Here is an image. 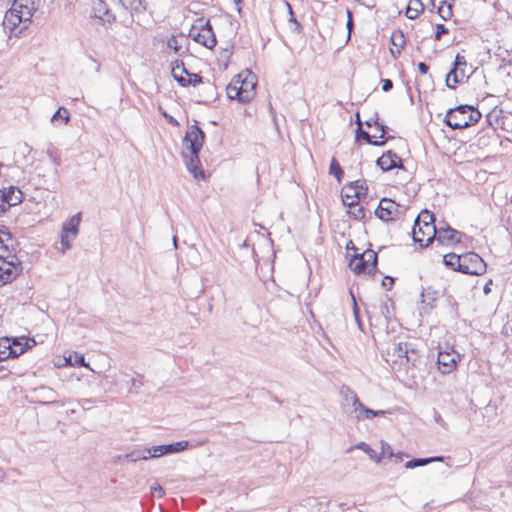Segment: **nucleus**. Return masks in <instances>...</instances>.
Instances as JSON below:
<instances>
[{
	"label": "nucleus",
	"instance_id": "864d4df0",
	"mask_svg": "<svg viewBox=\"0 0 512 512\" xmlns=\"http://www.w3.org/2000/svg\"><path fill=\"white\" fill-rule=\"evenodd\" d=\"M382 90L388 92L393 88V82L390 79H382Z\"/></svg>",
	"mask_w": 512,
	"mask_h": 512
},
{
	"label": "nucleus",
	"instance_id": "0e129e2a",
	"mask_svg": "<svg viewBox=\"0 0 512 512\" xmlns=\"http://www.w3.org/2000/svg\"><path fill=\"white\" fill-rule=\"evenodd\" d=\"M291 21H293L296 24L297 28L300 27V24L297 22V20L295 18H292Z\"/></svg>",
	"mask_w": 512,
	"mask_h": 512
},
{
	"label": "nucleus",
	"instance_id": "de8ad7c7",
	"mask_svg": "<svg viewBox=\"0 0 512 512\" xmlns=\"http://www.w3.org/2000/svg\"><path fill=\"white\" fill-rule=\"evenodd\" d=\"M28 342H29L28 339H18V338H15V339L11 340V343H12L13 347H15V348H24V351L27 349V347H29Z\"/></svg>",
	"mask_w": 512,
	"mask_h": 512
},
{
	"label": "nucleus",
	"instance_id": "e433bc0d",
	"mask_svg": "<svg viewBox=\"0 0 512 512\" xmlns=\"http://www.w3.org/2000/svg\"><path fill=\"white\" fill-rule=\"evenodd\" d=\"M430 463V460L428 458H416L412 459L410 461H407L405 463V468L407 469H414L416 467L425 466Z\"/></svg>",
	"mask_w": 512,
	"mask_h": 512
},
{
	"label": "nucleus",
	"instance_id": "dca6fc26",
	"mask_svg": "<svg viewBox=\"0 0 512 512\" xmlns=\"http://www.w3.org/2000/svg\"><path fill=\"white\" fill-rule=\"evenodd\" d=\"M92 12L94 17L102 23H111L115 20V16L110 12L107 4L103 0L92 1Z\"/></svg>",
	"mask_w": 512,
	"mask_h": 512
},
{
	"label": "nucleus",
	"instance_id": "6e6d98bb",
	"mask_svg": "<svg viewBox=\"0 0 512 512\" xmlns=\"http://www.w3.org/2000/svg\"><path fill=\"white\" fill-rule=\"evenodd\" d=\"M418 69L422 74H426L429 70V67L424 62H420L418 63Z\"/></svg>",
	"mask_w": 512,
	"mask_h": 512
},
{
	"label": "nucleus",
	"instance_id": "412c9836",
	"mask_svg": "<svg viewBox=\"0 0 512 512\" xmlns=\"http://www.w3.org/2000/svg\"><path fill=\"white\" fill-rule=\"evenodd\" d=\"M424 10V5L421 0H409L406 16L409 19H416Z\"/></svg>",
	"mask_w": 512,
	"mask_h": 512
},
{
	"label": "nucleus",
	"instance_id": "5701e85b",
	"mask_svg": "<svg viewBox=\"0 0 512 512\" xmlns=\"http://www.w3.org/2000/svg\"><path fill=\"white\" fill-rule=\"evenodd\" d=\"M462 255H457L454 253H449L444 255L443 261L444 264L455 271L461 272V263H462Z\"/></svg>",
	"mask_w": 512,
	"mask_h": 512
},
{
	"label": "nucleus",
	"instance_id": "69168bd1",
	"mask_svg": "<svg viewBox=\"0 0 512 512\" xmlns=\"http://www.w3.org/2000/svg\"><path fill=\"white\" fill-rule=\"evenodd\" d=\"M233 1H234V3H235L237 6H239V5L242 3V0H233Z\"/></svg>",
	"mask_w": 512,
	"mask_h": 512
},
{
	"label": "nucleus",
	"instance_id": "cd10ccee",
	"mask_svg": "<svg viewBox=\"0 0 512 512\" xmlns=\"http://www.w3.org/2000/svg\"><path fill=\"white\" fill-rule=\"evenodd\" d=\"M124 458L128 461H131V462H137V461H140V460H148L149 459V456H148V453H147V448L143 449V450H134L130 453H127Z\"/></svg>",
	"mask_w": 512,
	"mask_h": 512
},
{
	"label": "nucleus",
	"instance_id": "4d7b16f0",
	"mask_svg": "<svg viewBox=\"0 0 512 512\" xmlns=\"http://www.w3.org/2000/svg\"><path fill=\"white\" fill-rule=\"evenodd\" d=\"M443 459L444 458L442 456H435V457L428 458V460H430V463L436 462V461H443Z\"/></svg>",
	"mask_w": 512,
	"mask_h": 512
},
{
	"label": "nucleus",
	"instance_id": "bb28decb",
	"mask_svg": "<svg viewBox=\"0 0 512 512\" xmlns=\"http://www.w3.org/2000/svg\"><path fill=\"white\" fill-rule=\"evenodd\" d=\"M165 447L167 455L179 453L186 450L189 447V442L186 440H182L171 444H165Z\"/></svg>",
	"mask_w": 512,
	"mask_h": 512
},
{
	"label": "nucleus",
	"instance_id": "2eb2a0df",
	"mask_svg": "<svg viewBox=\"0 0 512 512\" xmlns=\"http://www.w3.org/2000/svg\"><path fill=\"white\" fill-rule=\"evenodd\" d=\"M437 235L435 239H437L441 244H451L460 242V232L455 229H452L450 226L446 224H442L436 226Z\"/></svg>",
	"mask_w": 512,
	"mask_h": 512
},
{
	"label": "nucleus",
	"instance_id": "603ef678",
	"mask_svg": "<svg viewBox=\"0 0 512 512\" xmlns=\"http://www.w3.org/2000/svg\"><path fill=\"white\" fill-rule=\"evenodd\" d=\"M447 32H448V29L443 24H437L436 25V34H435L436 40H440L441 36Z\"/></svg>",
	"mask_w": 512,
	"mask_h": 512
},
{
	"label": "nucleus",
	"instance_id": "6ab92c4d",
	"mask_svg": "<svg viewBox=\"0 0 512 512\" xmlns=\"http://www.w3.org/2000/svg\"><path fill=\"white\" fill-rule=\"evenodd\" d=\"M377 165L383 171H389L401 167V158L396 153L387 151L377 160Z\"/></svg>",
	"mask_w": 512,
	"mask_h": 512
},
{
	"label": "nucleus",
	"instance_id": "9b49d317",
	"mask_svg": "<svg viewBox=\"0 0 512 512\" xmlns=\"http://www.w3.org/2000/svg\"><path fill=\"white\" fill-rule=\"evenodd\" d=\"M461 272L469 275H481L486 271V263L476 253L462 254Z\"/></svg>",
	"mask_w": 512,
	"mask_h": 512
},
{
	"label": "nucleus",
	"instance_id": "ddd939ff",
	"mask_svg": "<svg viewBox=\"0 0 512 512\" xmlns=\"http://www.w3.org/2000/svg\"><path fill=\"white\" fill-rule=\"evenodd\" d=\"M469 105H460L450 109L445 116V123L453 129H463L468 127L466 114L469 112Z\"/></svg>",
	"mask_w": 512,
	"mask_h": 512
},
{
	"label": "nucleus",
	"instance_id": "5fc2aeb1",
	"mask_svg": "<svg viewBox=\"0 0 512 512\" xmlns=\"http://www.w3.org/2000/svg\"><path fill=\"white\" fill-rule=\"evenodd\" d=\"M164 117L168 120V122L174 126H178V121L173 118L171 115H168L166 112L163 113Z\"/></svg>",
	"mask_w": 512,
	"mask_h": 512
},
{
	"label": "nucleus",
	"instance_id": "a19ab883",
	"mask_svg": "<svg viewBox=\"0 0 512 512\" xmlns=\"http://www.w3.org/2000/svg\"><path fill=\"white\" fill-rule=\"evenodd\" d=\"M202 81L201 76L195 73H189L187 74V77L185 76V82L184 84H180L183 87H186L188 85L195 86L196 84L200 83Z\"/></svg>",
	"mask_w": 512,
	"mask_h": 512
},
{
	"label": "nucleus",
	"instance_id": "0eeeda50",
	"mask_svg": "<svg viewBox=\"0 0 512 512\" xmlns=\"http://www.w3.org/2000/svg\"><path fill=\"white\" fill-rule=\"evenodd\" d=\"M340 393L343 397L341 401V407L343 412L352 419L359 417V413L362 407L357 394L348 386H342Z\"/></svg>",
	"mask_w": 512,
	"mask_h": 512
},
{
	"label": "nucleus",
	"instance_id": "4be33fe9",
	"mask_svg": "<svg viewBox=\"0 0 512 512\" xmlns=\"http://www.w3.org/2000/svg\"><path fill=\"white\" fill-rule=\"evenodd\" d=\"M188 74V71L187 69L185 68L183 62L181 61H175L173 64H172V75L174 77V79L179 83V84H184L185 82V76H187Z\"/></svg>",
	"mask_w": 512,
	"mask_h": 512
},
{
	"label": "nucleus",
	"instance_id": "58836bf2",
	"mask_svg": "<svg viewBox=\"0 0 512 512\" xmlns=\"http://www.w3.org/2000/svg\"><path fill=\"white\" fill-rule=\"evenodd\" d=\"M348 213L356 220H361L365 217V210L362 206L354 204L353 207H349Z\"/></svg>",
	"mask_w": 512,
	"mask_h": 512
},
{
	"label": "nucleus",
	"instance_id": "423d86ee",
	"mask_svg": "<svg viewBox=\"0 0 512 512\" xmlns=\"http://www.w3.org/2000/svg\"><path fill=\"white\" fill-rule=\"evenodd\" d=\"M189 37L208 49H212L217 43L216 36L209 21H206L200 26L193 25L189 31Z\"/></svg>",
	"mask_w": 512,
	"mask_h": 512
},
{
	"label": "nucleus",
	"instance_id": "b1692460",
	"mask_svg": "<svg viewBox=\"0 0 512 512\" xmlns=\"http://www.w3.org/2000/svg\"><path fill=\"white\" fill-rule=\"evenodd\" d=\"M391 42H392V45L396 48L395 50L391 49V53L394 56L396 54H400L401 49L403 48V46L405 44V38H404L403 33L401 31H396V32L392 33Z\"/></svg>",
	"mask_w": 512,
	"mask_h": 512
},
{
	"label": "nucleus",
	"instance_id": "c85d7f7f",
	"mask_svg": "<svg viewBox=\"0 0 512 512\" xmlns=\"http://www.w3.org/2000/svg\"><path fill=\"white\" fill-rule=\"evenodd\" d=\"M358 130H357V133H356V140H360V139H364L366 140L369 144H372V145H375V146H380V145H383L384 144V141H374L372 140V136L361 129V122L359 121L358 122Z\"/></svg>",
	"mask_w": 512,
	"mask_h": 512
},
{
	"label": "nucleus",
	"instance_id": "2f4dec72",
	"mask_svg": "<svg viewBox=\"0 0 512 512\" xmlns=\"http://www.w3.org/2000/svg\"><path fill=\"white\" fill-rule=\"evenodd\" d=\"M147 453L149 458H159L167 455L165 444L147 448Z\"/></svg>",
	"mask_w": 512,
	"mask_h": 512
},
{
	"label": "nucleus",
	"instance_id": "6e6552de",
	"mask_svg": "<svg viewBox=\"0 0 512 512\" xmlns=\"http://www.w3.org/2000/svg\"><path fill=\"white\" fill-rule=\"evenodd\" d=\"M80 221V214H76L63 223L60 235L62 253H65L71 247V242L76 239Z\"/></svg>",
	"mask_w": 512,
	"mask_h": 512
},
{
	"label": "nucleus",
	"instance_id": "a878e982",
	"mask_svg": "<svg viewBox=\"0 0 512 512\" xmlns=\"http://www.w3.org/2000/svg\"><path fill=\"white\" fill-rule=\"evenodd\" d=\"M355 449L362 450L364 453H366L372 460L379 463L381 461V456H379L375 450H373L367 443L365 442H359L354 446ZM352 448L349 449L352 450Z\"/></svg>",
	"mask_w": 512,
	"mask_h": 512
},
{
	"label": "nucleus",
	"instance_id": "4468645a",
	"mask_svg": "<svg viewBox=\"0 0 512 512\" xmlns=\"http://www.w3.org/2000/svg\"><path fill=\"white\" fill-rule=\"evenodd\" d=\"M460 359L459 354L451 348L448 350H440L438 353V368L441 373H450L456 368L457 361Z\"/></svg>",
	"mask_w": 512,
	"mask_h": 512
},
{
	"label": "nucleus",
	"instance_id": "9d476101",
	"mask_svg": "<svg viewBox=\"0 0 512 512\" xmlns=\"http://www.w3.org/2000/svg\"><path fill=\"white\" fill-rule=\"evenodd\" d=\"M392 350V356L394 357L393 362H399L400 365L414 366L418 359L417 352L411 348L408 343H395L393 344Z\"/></svg>",
	"mask_w": 512,
	"mask_h": 512
},
{
	"label": "nucleus",
	"instance_id": "37998d69",
	"mask_svg": "<svg viewBox=\"0 0 512 512\" xmlns=\"http://www.w3.org/2000/svg\"><path fill=\"white\" fill-rule=\"evenodd\" d=\"M11 244H13V239L11 237V234L9 232L0 230V247L8 246Z\"/></svg>",
	"mask_w": 512,
	"mask_h": 512
},
{
	"label": "nucleus",
	"instance_id": "052dcab7",
	"mask_svg": "<svg viewBox=\"0 0 512 512\" xmlns=\"http://www.w3.org/2000/svg\"><path fill=\"white\" fill-rule=\"evenodd\" d=\"M464 67H465V66H460L459 71H458V73L460 74V76H461L462 78H464V77H465Z\"/></svg>",
	"mask_w": 512,
	"mask_h": 512
},
{
	"label": "nucleus",
	"instance_id": "39448f33",
	"mask_svg": "<svg viewBox=\"0 0 512 512\" xmlns=\"http://www.w3.org/2000/svg\"><path fill=\"white\" fill-rule=\"evenodd\" d=\"M349 267L353 272L357 274H371L377 268L376 252L371 249H368L364 251L361 255L354 256L349 263Z\"/></svg>",
	"mask_w": 512,
	"mask_h": 512
},
{
	"label": "nucleus",
	"instance_id": "680f3d73",
	"mask_svg": "<svg viewBox=\"0 0 512 512\" xmlns=\"http://www.w3.org/2000/svg\"><path fill=\"white\" fill-rule=\"evenodd\" d=\"M393 457H395V462L398 463L402 460V457L401 455H394Z\"/></svg>",
	"mask_w": 512,
	"mask_h": 512
},
{
	"label": "nucleus",
	"instance_id": "a211bd4d",
	"mask_svg": "<svg viewBox=\"0 0 512 512\" xmlns=\"http://www.w3.org/2000/svg\"><path fill=\"white\" fill-rule=\"evenodd\" d=\"M467 62L464 56L457 54L454 61V68L447 74L446 76V86L448 88L454 89L455 86L450 82L453 81L454 84L460 83L463 78L458 73L460 66H466Z\"/></svg>",
	"mask_w": 512,
	"mask_h": 512
},
{
	"label": "nucleus",
	"instance_id": "bf43d9fd",
	"mask_svg": "<svg viewBox=\"0 0 512 512\" xmlns=\"http://www.w3.org/2000/svg\"><path fill=\"white\" fill-rule=\"evenodd\" d=\"M351 25H352L351 13L348 11L347 26H348L349 30L351 29Z\"/></svg>",
	"mask_w": 512,
	"mask_h": 512
},
{
	"label": "nucleus",
	"instance_id": "ea45409f",
	"mask_svg": "<svg viewBox=\"0 0 512 512\" xmlns=\"http://www.w3.org/2000/svg\"><path fill=\"white\" fill-rule=\"evenodd\" d=\"M438 14L443 20H448L452 16L451 5H445V2H442V4L438 8Z\"/></svg>",
	"mask_w": 512,
	"mask_h": 512
},
{
	"label": "nucleus",
	"instance_id": "7c9ffc66",
	"mask_svg": "<svg viewBox=\"0 0 512 512\" xmlns=\"http://www.w3.org/2000/svg\"><path fill=\"white\" fill-rule=\"evenodd\" d=\"M384 413H385V411H383V410L374 411V410L369 409V408L365 407L364 405H362L360 413H359V417L357 418V420L371 419L375 416L383 415Z\"/></svg>",
	"mask_w": 512,
	"mask_h": 512
},
{
	"label": "nucleus",
	"instance_id": "e2e57ef3",
	"mask_svg": "<svg viewBox=\"0 0 512 512\" xmlns=\"http://www.w3.org/2000/svg\"><path fill=\"white\" fill-rule=\"evenodd\" d=\"M173 244H174V247L177 248V237L176 236L173 237Z\"/></svg>",
	"mask_w": 512,
	"mask_h": 512
},
{
	"label": "nucleus",
	"instance_id": "aec40b11",
	"mask_svg": "<svg viewBox=\"0 0 512 512\" xmlns=\"http://www.w3.org/2000/svg\"><path fill=\"white\" fill-rule=\"evenodd\" d=\"M344 191L352 192L353 196H356V199L360 200L367 195L368 187L365 180H356L344 186Z\"/></svg>",
	"mask_w": 512,
	"mask_h": 512
},
{
	"label": "nucleus",
	"instance_id": "774afa93",
	"mask_svg": "<svg viewBox=\"0 0 512 512\" xmlns=\"http://www.w3.org/2000/svg\"><path fill=\"white\" fill-rule=\"evenodd\" d=\"M389 280H390V285L393 284V281H394L393 278H389Z\"/></svg>",
	"mask_w": 512,
	"mask_h": 512
},
{
	"label": "nucleus",
	"instance_id": "8fccbe9b",
	"mask_svg": "<svg viewBox=\"0 0 512 512\" xmlns=\"http://www.w3.org/2000/svg\"><path fill=\"white\" fill-rule=\"evenodd\" d=\"M8 208L6 203V190L0 189V214Z\"/></svg>",
	"mask_w": 512,
	"mask_h": 512
},
{
	"label": "nucleus",
	"instance_id": "f03ea898",
	"mask_svg": "<svg viewBox=\"0 0 512 512\" xmlns=\"http://www.w3.org/2000/svg\"><path fill=\"white\" fill-rule=\"evenodd\" d=\"M40 3L41 0H14L11 8L5 13L4 27L12 32L20 23L30 22Z\"/></svg>",
	"mask_w": 512,
	"mask_h": 512
},
{
	"label": "nucleus",
	"instance_id": "f257e3e1",
	"mask_svg": "<svg viewBox=\"0 0 512 512\" xmlns=\"http://www.w3.org/2000/svg\"><path fill=\"white\" fill-rule=\"evenodd\" d=\"M204 132L197 126L192 125L188 128L183 139L182 155L189 172L196 179L204 178V172L200 167L199 152L204 142Z\"/></svg>",
	"mask_w": 512,
	"mask_h": 512
},
{
	"label": "nucleus",
	"instance_id": "3c124183",
	"mask_svg": "<svg viewBox=\"0 0 512 512\" xmlns=\"http://www.w3.org/2000/svg\"><path fill=\"white\" fill-rule=\"evenodd\" d=\"M381 454L382 455H389L390 457L394 456L392 448L386 442H381Z\"/></svg>",
	"mask_w": 512,
	"mask_h": 512
},
{
	"label": "nucleus",
	"instance_id": "09e8293b",
	"mask_svg": "<svg viewBox=\"0 0 512 512\" xmlns=\"http://www.w3.org/2000/svg\"><path fill=\"white\" fill-rule=\"evenodd\" d=\"M164 493V489L159 484H154L153 486H151L152 496L160 498L164 495Z\"/></svg>",
	"mask_w": 512,
	"mask_h": 512
},
{
	"label": "nucleus",
	"instance_id": "f704fd0d",
	"mask_svg": "<svg viewBox=\"0 0 512 512\" xmlns=\"http://www.w3.org/2000/svg\"><path fill=\"white\" fill-rule=\"evenodd\" d=\"M466 117L468 126H470L479 121V119L481 118V113L477 109H474L472 106H470L469 112H467Z\"/></svg>",
	"mask_w": 512,
	"mask_h": 512
},
{
	"label": "nucleus",
	"instance_id": "1a4fd4ad",
	"mask_svg": "<svg viewBox=\"0 0 512 512\" xmlns=\"http://www.w3.org/2000/svg\"><path fill=\"white\" fill-rule=\"evenodd\" d=\"M403 211V206L391 199L383 198L375 210V214L382 221L388 222L398 219L402 215Z\"/></svg>",
	"mask_w": 512,
	"mask_h": 512
},
{
	"label": "nucleus",
	"instance_id": "f3484780",
	"mask_svg": "<svg viewBox=\"0 0 512 512\" xmlns=\"http://www.w3.org/2000/svg\"><path fill=\"white\" fill-rule=\"evenodd\" d=\"M24 353V348H15L8 337L0 338V361L17 357Z\"/></svg>",
	"mask_w": 512,
	"mask_h": 512
},
{
	"label": "nucleus",
	"instance_id": "4c0bfd02",
	"mask_svg": "<svg viewBox=\"0 0 512 512\" xmlns=\"http://www.w3.org/2000/svg\"><path fill=\"white\" fill-rule=\"evenodd\" d=\"M12 257H17L14 254L13 244L0 247V259L11 260Z\"/></svg>",
	"mask_w": 512,
	"mask_h": 512
},
{
	"label": "nucleus",
	"instance_id": "393cba45",
	"mask_svg": "<svg viewBox=\"0 0 512 512\" xmlns=\"http://www.w3.org/2000/svg\"><path fill=\"white\" fill-rule=\"evenodd\" d=\"M21 191L16 189L15 187H9L8 190H6V203L7 206H14L21 202Z\"/></svg>",
	"mask_w": 512,
	"mask_h": 512
},
{
	"label": "nucleus",
	"instance_id": "79ce46f5",
	"mask_svg": "<svg viewBox=\"0 0 512 512\" xmlns=\"http://www.w3.org/2000/svg\"><path fill=\"white\" fill-rule=\"evenodd\" d=\"M342 198H343L344 204L349 207H353L354 204H358L356 201L357 200L356 196H353L352 192L344 191V188L342 189Z\"/></svg>",
	"mask_w": 512,
	"mask_h": 512
},
{
	"label": "nucleus",
	"instance_id": "49530a36",
	"mask_svg": "<svg viewBox=\"0 0 512 512\" xmlns=\"http://www.w3.org/2000/svg\"><path fill=\"white\" fill-rule=\"evenodd\" d=\"M119 3L125 8V9H133L136 8L137 5L141 3V0H118Z\"/></svg>",
	"mask_w": 512,
	"mask_h": 512
},
{
	"label": "nucleus",
	"instance_id": "f8f14e48",
	"mask_svg": "<svg viewBox=\"0 0 512 512\" xmlns=\"http://www.w3.org/2000/svg\"><path fill=\"white\" fill-rule=\"evenodd\" d=\"M21 269V262L17 257H12L11 260L0 259V286L13 281Z\"/></svg>",
	"mask_w": 512,
	"mask_h": 512
},
{
	"label": "nucleus",
	"instance_id": "72a5a7b5",
	"mask_svg": "<svg viewBox=\"0 0 512 512\" xmlns=\"http://www.w3.org/2000/svg\"><path fill=\"white\" fill-rule=\"evenodd\" d=\"M329 173L331 175L335 176L338 181L341 180L343 171L340 167V164L338 163V161L335 158H332V160L330 162Z\"/></svg>",
	"mask_w": 512,
	"mask_h": 512
},
{
	"label": "nucleus",
	"instance_id": "a18cd8bd",
	"mask_svg": "<svg viewBox=\"0 0 512 512\" xmlns=\"http://www.w3.org/2000/svg\"><path fill=\"white\" fill-rule=\"evenodd\" d=\"M350 295H351L352 303H353V314H354V317H355V320H356L358 326L361 328V322H360V318H359V308L357 306L356 299H355V296H354L352 290H350Z\"/></svg>",
	"mask_w": 512,
	"mask_h": 512
},
{
	"label": "nucleus",
	"instance_id": "338daca9",
	"mask_svg": "<svg viewBox=\"0 0 512 512\" xmlns=\"http://www.w3.org/2000/svg\"><path fill=\"white\" fill-rule=\"evenodd\" d=\"M133 385L137 386V381L136 380H133Z\"/></svg>",
	"mask_w": 512,
	"mask_h": 512
},
{
	"label": "nucleus",
	"instance_id": "c756f323",
	"mask_svg": "<svg viewBox=\"0 0 512 512\" xmlns=\"http://www.w3.org/2000/svg\"><path fill=\"white\" fill-rule=\"evenodd\" d=\"M37 391H38L40 397L43 398V403L50 404V403L55 402V399H54L55 392L51 388L42 386V387L38 388Z\"/></svg>",
	"mask_w": 512,
	"mask_h": 512
},
{
	"label": "nucleus",
	"instance_id": "20e7f679",
	"mask_svg": "<svg viewBox=\"0 0 512 512\" xmlns=\"http://www.w3.org/2000/svg\"><path fill=\"white\" fill-rule=\"evenodd\" d=\"M413 240L420 246H428L435 239L437 229L433 213L423 210L415 219L412 230Z\"/></svg>",
	"mask_w": 512,
	"mask_h": 512
},
{
	"label": "nucleus",
	"instance_id": "7ed1b4c3",
	"mask_svg": "<svg viewBox=\"0 0 512 512\" xmlns=\"http://www.w3.org/2000/svg\"><path fill=\"white\" fill-rule=\"evenodd\" d=\"M257 79L255 74L245 70L236 75L226 88L229 99H237L241 103H247L255 96Z\"/></svg>",
	"mask_w": 512,
	"mask_h": 512
},
{
	"label": "nucleus",
	"instance_id": "13d9d810",
	"mask_svg": "<svg viewBox=\"0 0 512 512\" xmlns=\"http://www.w3.org/2000/svg\"><path fill=\"white\" fill-rule=\"evenodd\" d=\"M377 126L379 127L380 131H381V134L379 136V138H383L384 137V134H385V128L383 125H379L377 124Z\"/></svg>",
	"mask_w": 512,
	"mask_h": 512
},
{
	"label": "nucleus",
	"instance_id": "473e14b6",
	"mask_svg": "<svg viewBox=\"0 0 512 512\" xmlns=\"http://www.w3.org/2000/svg\"><path fill=\"white\" fill-rule=\"evenodd\" d=\"M66 362L72 366L79 365L88 367V364L85 362V358L82 354L74 353V355H70L66 358Z\"/></svg>",
	"mask_w": 512,
	"mask_h": 512
},
{
	"label": "nucleus",
	"instance_id": "c03bdc74",
	"mask_svg": "<svg viewBox=\"0 0 512 512\" xmlns=\"http://www.w3.org/2000/svg\"><path fill=\"white\" fill-rule=\"evenodd\" d=\"M167 46L174 51L175 54H181V46L178 44V40L175 36H172L167 41Z\"/></svg>",
	"mask_w": 512,
	"mask_h": 512
},
{
	"label": "nucleus",
	"instance_id": "c9c22d12",
	"mask_svg": "<svg viewBox=\"0 0 512 512\" xmlns=\"http://www.w3.org/2000/svg\"><path fill=\"white\" fill-rule=\"evenodd\" d=\"M58 119H62L65 124L69 121V113L66 108H64V107L58 108V110L51 117L52 122H55Z\"/></svg>",
	"mask_w": 512,
	"mask_h": 512
}]
</instances>
